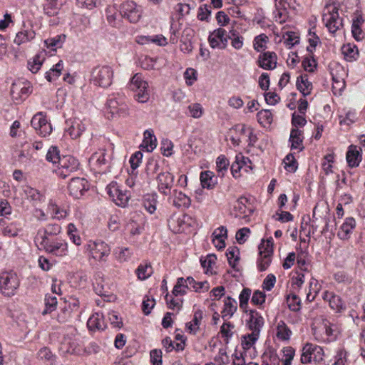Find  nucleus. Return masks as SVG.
Instances as JSON below:
<instances>
[{"instance_id":"nucleus-1","label":"nucleus","mask_w":365,"mask_h":365,"mask_svg":"<svg viewBox=\"0 0 365 365\" xmlns=\"http://www.w3.org/2000/svg\"><path fill=\"white\" fill-rule=\"evenodd\" d=\"M339 6L335 3L327 4L323 14L324 21L326 22V26L330 32H336L342 25L341 21L339 17Z\"/></svg>"},{"instance_id":"nucleus-2","label":"nucleus","mask_w":365,"mask_h":365,"mask_svg":"<svg viewBox=\"0 0 365 365\" xmlns=\"http://www.w3.org/2000/svg\"><path fill=\"white\" fill-rule=\"evenodd\" d=\"M323 356L324 351L320 346L307 344L303 348L301 360L304 364L310 363L312 361H319L322 360Z\"/></svg>"},{"instance_id":"nucleus-3","label":"nucleus","mask_w":365,"mask_h":365,"mask_svg":"<svg viewBox=\"0 0 365 365\" xmlns=\"http://www.w3.org/2000/svg\"><path fill=\"white\" fill-rule=\"evenodd\" d=\"M231 169L234 175L239 174V177L244 176L252 170L251 161L242 155H237Z\"/></svg>"},{"instance_id":"nucleus-4","label":"nucleus","mask_w":365,"mask_h":365,"mask_svg":"<svg viewBox=\"0 0 365 365\" xmlns=\"http://www.w3.org/2000/svg\"><path fill=\"white\" fill-rule=\"evenodd\" d=\"M76 169L77 165H76V160L74 158H68L63 160L61 166L58 168L57 173L63 179H65L70 176L71 173Z\"/></svg>"},{"instance_id":"nucleus-5","label":"nucleus","mask_w":365,"mask_h":365,"mask_svg":"<svg viewBox=\"0 0 365 365\" xmlns=\"http://www.w3.org/2000/svg\"><path fill=\"white\" fill-rule=\"evenodd\" d=\"M109 194L112 197L115 203L120 206H124L127 201L128 197L125 193L118 189L115 185H111L109 188Z\"/></svg>"},{"instance_id":"nucleus-6","label":"nucleus","mask_w":365,"mask_h":365,"mask_svg":"<svg viewBox=\"0 0 365 365\" xmlns=\"http://www.w3.org/2000/svg\"><path fill=\"white\" fill-rule=\"evenodd\" d=\"M259 66L265 69H272L277 64V56L272 53H264L259 60Z\"/></svg>"},{"instance_id":"nucleus-7","label":"nucleus","mask_w":365,"mask_h":365,"mask_svg":"<svg viewBox=\"0 0 365 365\" xmlns=\"http://www.w3.org/2000/svg\"><path fill=\"white\" fill-rule=\"evenodd\" d=\"M259 252L262 258L267 259L264 264H267L269 262V257L273 253V242L272 240H262L259 247Z\"/></svg>"},{"instance_id":"nucleus-8","label":"nucleus","mask_w":365,"mask_h":365,"mask_svg":"<svg viewBox=\"0 0 365 365\" xmlns=\"http://www.w3.org/2000/svg\"><path fill=\"white\" fill-rule=\"evenodd\" d=\"M175 340L178 342H173L168 339H165L163 341V343L165 346H167V349L168 351H182L185 346V339L182 337V336L180 334H177L175 336Z\"/></svg>"},{"instance_id":"nucleus-9","label":"nucleus","mask_w":365,"mask_h":365,"mask_svg":"<svg viewBox=\"0 0 365 365\" xmlns=\"http://www.w3.org/2000/svg\"><path fill=\"white\" fill-rule=\"evenodd\" d=\"M133 83L140 90L138 96L139 101L144 103L147 101L148 96H145V91L147 88V83L143 81L140 76L135 75L132 80Z\"/></svg>"},{"instance_id":"nucleus-10","label":"nucleus","mask_w":365,"mask_h":365,"mask_svg":"<svg viewBox=\"0 0 365 365\" xmlns=\"http://www.w3.org/2000/svg\"><path fill=\"white\" fill-rule=\"evenodd\" d=\"M321 289V285L318 280L314 277H311L308 282V290L307 293V299L309 301H312L316 297Z\"/></svg>"},{"instance_id":"nucleus-11","label":"nucleus","mask_w":365,"mask_h":365,"mask_svg":"<svg viewBox=\"0 0 365 365\" xmlns=\"http://www.w3.org/2000/svg\"><path fill=\"white\" fill-rule=\"evenodd\" d=\"M31 123L36 130H41L43 128L46 133H49L51 130V126L47 124L46 118L42 113L35 115L31 120Z\"/></svg>"},{"instance_id":"nucleus-12","label":"nucleus","mask_w":365,"mask_h":365,"mask_svg":"<svg viewBox=\"0 0 365 365\" xmlns=\"http://www.w3.org/2000/svg\"><path fill=\"white\" fill-rule=\"evenodd\" d=\"M212 242L215 246L221 249L225 247V240L227 237V230L223 227L217 228L213 233Z\"/></svg>"},{"instance_id":"nucleus-13","label":"nucleus","mask_w":365,"mask_h":365,"mask_svg":"<svg viewBox=\"0 0 365 365\" xmlns=\"http://www.w3.org/2000/svg\"><path fill=\"white\" fill-rule=\"evenodd\" d=\"M225 31L218 29L215 30L210 36L209 41L212 47L215 48L220 44V42L225 43L227 40L224 38Z\"/></svg>"},{"instance_id":"nucleus-14","label":"nucleus","mask_w":365,"mask_h":365,"mask_svg":"<svg viewBox=\"0 0 365 365\" xmlns=\"http://www.w3.org/2000/svg\"><path fill=\"white\" fill-rule=\"evenodd\" d=\"M297 88L304 95H308L312 90V83L307 76H301L297 81Z\"/></svg>"},{"instance_id":"nucleus-15","label":"nucleus","mask_w":365,"mask_h":365,"mask_svg":"<svg viewBox=\"0 0 365 365\" xmlns=\"http://www.w3.org/2000/svg\"><path fill=\"white\" fill-rule=\"evenodd\" d=\"M359 152L356 150V147L351 145L346 154V160L349 165L351 167L357 166L359 163Z\"/></svg>"},{"instance_id":"nucleus-16","label":"nucleus","mask_w":365,"mask_h":365,"mask_svg":"<svg viewBox=\"0 0 365 365\" xmlns=\"http://www.w3.org/2000/svg\"><path fill=\"white\" fill-rule=\"evenodd\" d=\"M141 146L147 151H152L156 146V139L149 131L144 133V140Z\"/></svg>"},{"instance_id":"nucleus-17","label":"nucleus","mask_w":365,"mask_h":365,"mask_svg":"<svg viewBox=\"0 0 365 365\" xmlns=\"http://www.w3.org/2000/svg\"><path fill=\"white\" fill-rule=\"evenodd\" d=\"M192 281L193 279L190 278L186 279H180L174 287L173 294L175 296L184 294L186 292L187 284H191Z\"/></svg>"},{"instance_id":"nucleus-18","label":"nucleus","mask_w":365,"mask_h":365,"mask_svg":"<svg viewBox=\"0 0 365 365\" xmlns=\"http://www.w3.org/2000/svg\"><path fill=\"white\" fill-rule=\"evenodd\" d=\"M290 334V329L283 322L278 324L276 333L277 338L281 340H288L289 339Z\"/></svg>"},{"instance_id":"nucleus-19","label":"nucleus","mask_w":365,"mask_h":365,"mask_svg":"<svg viewBox=\"0 0 365 365\" xmlns=\"http://www.w3.org/2000/svg\"><path fill=\"white\" fill-rule=\"evenodd\" d=\"M258 331H253L252 334L243 337L242 345L245 349H250L256 342L258 337Z\"/></svg>"},{"instance_id":"nucleus-20","label":"nucleus","mask_w":365,"mask_h":365,"mask_svg":"<svg viewBox=\"0 0 365 365\" xmlns=\"http://www.w3.org/2000/svg\"><path fill=\"white\" fill-rule=\"evenodd\" d=\"M213 175L212 173L209 171H205L201 173L200 175V180L202 185L204 188H211L215 184V182L212 179Z\"/></svg>"},{"instance_id":"nucleus-21","label":"nucleus","mask_w":365,"mask_h":365,"mask_svg":"<svg viewBox=\"0 0 365 365\" xmlns=\"http://www.w3.org/2000/svg\"><path fill=\"white\" fill-rule=\"evenodd\" d=\"M257 120L263 126H267L271 124L272 121L271 113L267 110H261L257 114Z\"/></svg>"},{"instance_id":"nucleus-22","label":"nucleus","mask_w":365,"mask_h":365,"mask_svg":"<svg viewBox=\"0 0 365 365\" xmlns=\"http://www.w3.org/2000/svg\"><path fill=\"white\" fill-rule=\"evenodd\" d=\"M250 327L252 329L253 331L259 332V327L262 324V318L258 317L257 313L254 311H250Z\"/></svg>"},{"instance_id":"nucleus-23","label":"nucleus","mask_w":365,"mask_h":365,"mask_svg":"<svg viewBox=\"0 0 365 365\" xmlns=\"http://www.w3.org/2000/svg\"><path fill=\"white\" fill-rule=\"evenodd\" d=\"M268 41V37L264 34L257 36L255 39V48L259 51L264 50L267 46Z\"/></svg>"},{"instance_id":"nucleus-24","label":"nucleus","mask_w":365,"mask_h":365,"mask_svg":"<svg viewBox=\"0 0 365 365\" xmlns=\"http://www.w3.org/2000/svg\"><path fill=\"white\" fill-rule=\"evenodd\" d=\"M287 302L291 310L299 311L300 309V300L297 295H289L287 298Z\"/></svg>"},{"instance_id":"nucleus-25","label":"nucleus","mask_w":365,"mask_h":365,"mask_svg":"<svg viewBox=\"0 0 365 365\" xmlns=\"http://www.w3.org/2000/svg\"><path fill=\"white\" fill-rule=\"evenodd\" d=\"M230 264L235 267L239 260V250L236 247L232 248L227 253Z\"/></svg>"},{"instance_id":"nucleus-26","label":"nucleus","mask_w":365,"mask_h":365,"mask_svg":"<svg viewBox=\"0 0 365 365\" xmlns=\"http://www.w3.org/2000/svg\"><path fill=\"white\" fill-rule=\"evenodd\" d=\"M284 162V168L288 172L293 173L297 170V164L292 155H287Z\"/></svg>"},{"instance_id":"nucleus-27","label":"nucleus","mask_w":365,"mask_h":365,"mask_svg":"<svg viewBox=\"0 0 365 365\" xmlns=\"http://www.w3.org/2000/svg\"><path fill=\"white\" fill-rule=\"evenodd\" d=\"M290 141L292 143V148L301 149L302 140L300 138V133L297 130H293L292 131Z\"/></svg>"},{"instance_id":"nucleus-28","label":"nucleus","mask_w":365,"mask_h":365,"mask_svg":"<svg viewBox=\"0 0 365 365\" xmlns=\"http://www.w3.org/2000/svg\"><path fill=\"white\" fill-rule=\"evenodd\" d=\"M251 295V290L248 288H244L242 292L240 294V307L242 308H245L249 301V299Z\"/></svg>"},{"instance_id":"nucleus-29","label":"nucleus","mask_w":365,"mask_h":365,"mask_svg":"<svg viewBox=\"0 0 365 365\" xmlns=\"http://www.w3.org/2000/svg\"><path fill=\"white\" fill-rule=\"evenodd\" d=\"M90 247V251L93 255V257L94 258H102L105 253H104V246L101 244L98 245V249L97 251V247L98 245L96 242L93 243V245H89Z\"/></svg>"},{"instance_id":"nucleus-30","label":"nucleus","mask_w":365,"mask_h":365,"mask_svg":"<svg viewBox=\"0 0 365 365\" xmlns=\"http://www.w3.org/2000/svg\"><path fill=\"white\" fill-rule=\"evenodd\" d=\"M303 68L306 71L314 72L317 68L316 61L310 57L305 58L302 62Z\"/></svg>"},{"instance_id":"nucleus-31","label":"nucleus","mask_w":365,"mask_h":365,"mask_svg":"<svg viewBox=\"0 0 365 365\" xmlns=\"http://www.w3.org/2000/svg\"><path fill=\"white\" fill-rule=\"evenodd\" d=\"M344 54L349 58H354L358 54V49L356 46L348 43L343 46Z\"/></svg>"},{"instance_id":"nucleus-32","label":"nucleus","mask_w":365,"mask_h":365,"mask_svg":"<svg viewBox=\"0 0 365 365\" xmlns=\"http://www.w3.org/2000/svg\"><path fill=\"white\" fill-rule=\"evenodd\" d=\"M295 354V351L291 347L287 348L284 351V356L282 358V361L284 365H290L291 361L293 359Z\"/></svg>"},{"instance_id":"nucleus-33","label":"nucleus","mask_w":365,"mask_h":365,"mask_svg":"<svg viewBox=\"0 0 365 365\" xmlns=\"http://www.w3.org/2000/svg\"><path fill=\"white\" fill-rule=\"evenodd\" d=\"M46 158L48 161H51L53 163H56L59 161L60 155L56 147H53L48 151Z\"/></svg>"},{"instance_id":"nucleus-34","label":"nucleus","mask_w":365,"mask_h":365,"mask_svg":"<svg viewBox=\"0 0 365 365\" xmlns=\"http://www.w3.org/2000/svg\"><path fill=\"white\" fill-rule=\"evenodd\" d=\"M150 359L153 365H161L162 352L160 350L155 349L150 352Z\"/></svg>"},{"instance_id":"nucleus-35","label":"nucleus","mask_w":365,"mask_h":365,"mask_svg":"<svg viewBox=\"0 0 365 365\" xmlns=\"http://www.w3.org/2000/svg\"><path fill=\"white\" fill-rule=\"evenodd\" d=\"M266 295L264 292L256 291L252 298V302L255 304L261 305L265 301Z\"/></svg>"},{"instance_id":"nucleus-36","label":"nucleus","mask_w":365,"mask_h":365,"mask_svg":"<svg viewBox=\"0 0 365 365\" xmlns=\"http://www.w3.org/2000/svg\"><path fill=\"white\" fill-rule=\"evenodd\" d=\"M250 234L248 228H242L236 234V239L240 243H243L246 241Z\"/></svg>"},{"instance_id":"nucleus-37","label":"nucleus","mask_w":365,"mask_h":365,"mask_svg":"<svg viewBox=\"0 0 365 365\" xmlns=\"http://www.w3.org/2000/svg\"><path fill=\"white\" fill-rule=\"evenodd\" d=\"M265 101L267 103L271 106L275 105L279 98L278 95L274 92H268L264 95Z\"/></svg>"},{"instance_id":"nucleus-38","label":"nucleus","mask_w":365,"mask_h":365,"mask_svg":"<svg viewBox=\"0 0 365 365\" xmlns=\"http://www.w3.org/2000/svg\"><path fill=\"white\" fill-rule=\"evenodd\" d=\"M143 158V154L140 152H136L130 160V163L131 165V167L133 170H135L138 166L140 161V160Z\"/></svg>"},{"instance_id":"nucleus-39","label":"nucleus","mask_w":365,"mask_h":365,"mask_svg":"<svg viewBox=\"0 0 365 365\" xmlns=\"http://www.w3.org/2000/svg\"><path fill=\"white\" fill-rule=\"evenodd\" d=\"M216 19L217 23L222 26L227 25L230 21L229 17L223 11H219L217 14Z\"/></svg>"},{"instance_id":"nucleus-40","label":"nucleus","mask_w":365,"mask_h":365,"mask_svg":"<svg viewBox=\"0 0 365 365\" xmlns=\"http://www.w3.org/2000/svg\"><path fill=\"white\" fill-rule=\"evenodd\" d=\"M187 83L192 85L193 81L196 80V71L192 68L187 69L185 73Z\"/></svg>"},{"instance_id":"nucleus-41","label":"nucleus","mask_w":365,"mask_h":365,"mask_svg":"<svg viewBox=\"0 0 365 365\" xmlns=\"http://www.w3.org/2000/svg\"><path fill=\"white\" fill-rule=\"evenodd\" d=\"M216 260V257L213 255H210L206 257V258L203 260H201L202 265L203 267L207 268L208 270L212 264H214Z\"/></svg>"},{"instance_id":"nucleus-42","label":"nucleus","mask_w":365,"mask_h":365,"mask_svg":"<svg viewBox=\"0 0 365 365\" xmlns=\"http://www.w3.org/2000/svg\"><path fill=\"white\" fill-rule=\"evenodd\" d=\"M11 213V206L6 200L0 201V215H6Z\"/></svg>"},{"instance_id":"nucleus-43","label":"nucleus","mask_w":365,"mask_h":365,"mask_svg":"<svg viewBox=\"0 0 365 365\" xmlns=\"http://www.w3.org/2000/svg\"><path fill=\"white\" fill-rule=\"evenodd\" d=\"M155 305V302L153 299H147L143 302V312L148 314L150 312L151 309L153 308Z\"/></svg>"},{"instance_id":"nucleus-44","label":"nucleus","mask_w":365,"mask_h":365,"mask_svg":"<svg viewBox=\"0 0 365 365\" xmlns=\"http://www.w3.org/2000/svg\"><path fill=\"white\" fill-rule=\"evenodd\" d=\"M355 223L354 220L351 218L349 219L347 222H346L344 224H343L341 227V230L344 232V235H346L349 234L351 230H352L354 227Z\"/></svg>"},{"instance_id":"nucleus-45","label":"nucleus","mask_w":365,"mask_h":365,"mask_svg":"<svg viewBox=\"0 0 365 365\" xmlns=\"http://www.w3.org/2000/svg\"><path fill=\"white\" fill-rule=\"evenodd\" d=\"M296 259V256L294 252L290 253L285 259L283 263V267L284 269L290 268L293 264Z\"/></svg>"},{"instance_id":"nucleus-46","label":"nucleus","mask_w":365,"mask_h":365,"mask_svg":"<svg viewBox=\"0 0 365 365\" xmlns=\"http://www.w3.org/2000/svg\"><path fill=\"white\" fill-rule=\"evenodd\" d=\"M308 41L310 44L311 48H315L318 43H319V38L315 34V33L309 32L308 34Z\"/></svg>"},{"instance_id":"nucleus-47","label":"nucleus","mask_w":365,"mask_h":365,"mask_svg":"<svg viewBox=\"0 0 365 365\" xmlns=\"http://www.w3.org/2000/svg\"><path fill=\"white\" fill-rule=\"evenodd\" d=\"M228 160L225 157H218L217 159V167L218 171L227 169L228 166Z\"/></svg>"},{"instance_id":"nucleus-48","label":"nucleus","mask_w":365,"mask_h":365,"mask_svg":"<svg viewBox=\"0 0 365 365\" xmlns=\"http://www.w3.org/2000/svg\"><path fill=\"white\" fill-rule=\"evenodd\" d=\"M225 309H224L225 315V316L232 315L235 310V307L231 301V299L230 297L227 298L226 301L225 302Z\"/></svg>"},{"instance_id":"nucleus-49","label":"nucleus","mask_w":365,"mask_h":365,"mask_svg":"<svg viewBox=\"0 0 365 365\" xmlns=\"http://www.w3.org/2000/svg\"><path fill=\"white\" fill-rule=\"evenodd\" d=\"M259 84L262 89L267 90L269 86V78L266 74H262L259 80Z\"/></svg>"},{"instance_id":"nucleus-50","label":"nucleus","mask_w":365,"mask_h":365,"mask_svg":"<svg viewBox=\"0 0 365 365\" xmlns=\"http://www.w3.org/2000/svg\"><path fill=\"white\" fill-rule=\"evenodd\" d=\"M306 123L305 118L300 115H293L292 117V124L294 126H304Z\"/></svg>"},{"instance_id":"nucleus-51","label":"nucleus","mask_w":365,"mask_h":365,"mask_svg":"<svg viewBox=\"0 0 365 365\" xmlns=\"http://www.w3.org/2000/svg\"><path fill=\"white\" fill-rule=\"evenodd\" d=\"M278 220L282 222H287L293 220V216L290 212L283 211L278 214Z\"/></svg>"},{"instance_id":"nucleus-52","label":"nucleus","mask_w":365,"mask_h":365,"mask_svg":"<svg viewBox=\"0 0 365 365\" xmlns=\"http://www.w3.org/2000/svg\"><path fill=\"white\" fill-rule=\"evenodd\" d=\"M78 1L83 8L88 10H91L96 6L95 0H78Z\"/></svg>"},{"instance_id":"nucleus-53","label":"nucleus","mask_w":365,"mask_h":365,"mask_svg":"<svg viewBox=\"0 0 365 365\" xmlns=\"http://www.w3.org/2000/svg\"><path fill=\"white\" fill-rule=\"evenodd\" d=\"M147 269L148 266L140 267L138 269V276L139 279H145L150 276V272H148Z\"/></svg>"},{"instance_id":"nucleus-54","label":"nucleus","mask_w":365,"mask_h":365,"mask_svg":"<svg viewBox=\"0 0 365 365\" xmlns=\"http://www.w3.org/2000/svg\"><path fill=\"white\" fill-rule=\"evenodd\" d=\"M352 34L354 38L356 41H359L361 39L360 35L361 34V29L359 24L353 23L352 26Z\"/></svg>"},{"instance_id":"nucleus-55","label":"nucleus","mask_w":365,"mask_h":365,"mask_svg":"<svg viewBox=\"0 0 365 365\" xmlns=\"http://www.w3.org/2000/svg\"><path fill=\"white\" fill-rule=\"evenodd\" d=\"M287 19V13L285 11H279L275 16V21L279 24H283Z\"/></svg>"},{"instance_id":"nucleus-56","label":"nucleus","mask_w":365,"mask_h":365,"mask_svg":"<svg viewBox=\"0 0 365 365\" xmlns=\"http://www.w3.org/2000/svg\"><path fill=\"white\" fill-rule=\"evenodd\" d=\"M275 281L274 276H268L264 281V288L267 290L271 289L273 287Z\"/></svg>"},{"instance_id":"nucleus-57","label":"nucleus","mask_w":365,"mask_h":365,"mask_svg":"<svg viewBox=\"0 0 365 365\" xmlns=\"http://www.w3.org/2000/svg\"><path fill=\"white\" fill-rule=\"evenodd\" d=\"M173 320L172 318V314L170 313H167L162 321V324L164 328H168L173 324Z\"/></svg>"},{"instance_id":"nucleus-58","label":"nucleus","mask_w":365,"mask_h":365,"mask_svg":"<svg viewBox=\"0 0 365 365\" xmlns=\"http://www.w3.org/2000/svg\"><path fill=\"white\" fill-rule=\"evenodd\" d=\"M191 113L193 118H199L202 114V108L200 105H193L191 108Z\"/></svg>"},{"instance_id":"nucleus-59","label":"nucleus","mask_w":365,"mask_h":365,"mask_svg":"<svg viewBox=\"0 0 365 365\" xmlns=\"http://www.w3.org/2000/svg\"><path fill=\"white\" fill-rule=\"evenodd\" d=\"M210 14V11L206 8H200V11L198 13V18L201 20H205L208 18Z\"/></svg>"},{"instance_id":"nucleus-60","label":"nucleus","mask_w":365,"mask_h":365,"mask_svg":"<svg viewBox=\"0 0 365 365\" xmlns=\"http://www.w3.org/2000/svg\"><path fill=\"white\" fill-rule=\"evenodd\" d=\"M11 22V16L9 14H6L4 16V19L0 21V29H6V27H8V26L9 25V24Z\"/></svg>"},{"instance_id":"nucleus-61","label":"nucleus","mask_w":365,"mask_h":365,"mask_svg":"<svg viewBox=\"0 0 365 365\" xmlns=\"http://www.w3.org/2000/svg\"><path fill=\"white\" fill-rule=\"evenodd\" d=\"M26 38V35L24 32H19L14 38V42L18 45H21L25 41Z\"/></svg>"},{"instance_id":"nucleus-62","label":"nucleus","mask_w":365,"mask_h":365,"mask_svg":"<svg viewBox=\"0 0 365 365\" xmlns=\"http://www.w3.org/2000/svg\"><path fill=\"white\" fill-rule=\"evenodd\" d=\"M125 344V341L123 339V336L122 334H120L117 336L115 340V346L116 348L120 349L123 347Z\"/></svg>"},{"instance_id":"nucleus-63","label":"nucleus","mask_w":365,"mask_h":365,"mask_svg":"<svg viewBox=\"0 0 365 365\" xmlns=\"http://www.w3.org/2000/svg\"><path fill=\"white\" fill-rule=\"evenodd\" d=\"M233 39H232V46L236 48H240L242 46V41L240 39V38L238 36H236L235 34H232Z\"/></svg>"},{"instance_id":"nucleus-64","label":"nucleus","mask_w":365,"mask_h":365,"mask_svg":"<svg viewBox=\"0 0 365 365\" xmlns=\"http://www.w3.org/2000/svg\"><path fill=\"white\" fill-rule=\"evenodd\" d=\"M224 290L223 287H219L212 290V294L216 298H220L224 295Z\"/></svg>"}]
</instances>
